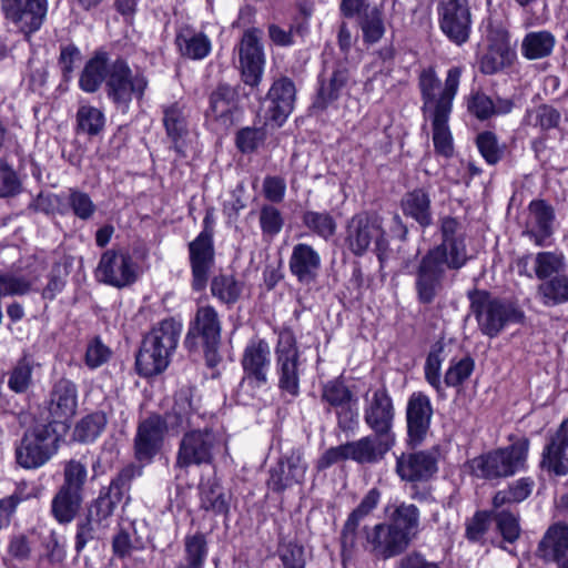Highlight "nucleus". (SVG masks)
<instances>
[{"label": "nucleus", "mask_w": 568, "mask_h": 568, "mask_svg": "<svg viewBox=\"0 0 568 568\" xmlns=\"http://www.w3.org/2000/svg\"><path fill=\"white\" fill-rule=\"evenodd\" d=\"M464 68L454 65L446 72L442 84L434 67L425 68L418 75V89L423 102L424 115L453 111V102L457 95Z\"/></svg>", "instance_id": "5"}, {"label": "nucleus", "mask_w": 568, "mask_h": 568, "mask_svg": "<svg viewBox=\"0 0 568 568\" xmlns=\"http://www.w3.org/2000/svg\"><path fill=\"white\" fill-rule=\"evenodd\" d=\"M197 418L200 416L193 404V388L185 386L174 394L173 404L162 416V422L169 432L178 434L195 428Z\"/></svg>", "instance_id": "27"}, {"label": "nucleus", "mask_w": 568, "mask_h": 568, "mask_svg": "<svg viewBox=\"0 0 568 568\" xmlns=\"http://www.w3.org/2000/svg\"><path fill=\"white\" fill-rule=\"evenodd\" d=\"M148 87L149 79L144 72H134L124 58L111 61L104 91L116 110L126 113L134 99L141 101L144 98Z\"/></svg>", "instance_id": "7"}, {"label": "nucleus", "mask_w": 568, "mask_h": 568, "mask_svg": "<svg viewBox=\"0 0 568 568\" xmlns=\"http://www.w3.org/2000/svg\"><path fill=\"white\" fill-rule=\"evenodd\" d=\"M108 419L104 413L95 412L82 417L73 429V439L79 443H92L104 430Z\"/></svg>", "instance_id": "51"}, {"label": "nucleus", "mask_w": 568, "mask_h": 568, "mask_svg": "<svg viewBox=\"0 0 568 568\" xmlns=\"http://www.w3.org/2000/svg\"><path fill=\"white\" fill-rule=\"evenodd\" d=\"M537 293L545 306L551 307L568 302V274L551 276L538 285Z\"/></svg>", "instance_id": "46"}, {"label": "nucleus", "mask_w": 568, "mask_h": 568, "mask_svg": "<svg viewBox=\"0 0 568 568\" xmlns=\"http://www.w3.org/2000/svg\"><path fill=\"white\" fill-rule=\"evenodd\" d=\"M321 400L327 406V412L336 410L337 426L341 430L348 432L354 428L357 413L353 405L356 400L342 378H334L322 385Z\"/></svg>", "instance_id": "17"}, {"label": "nucleus", "mask_w": 568, "mask_h": 568, "mask_svg": "<svg viewBox=\"0 0 568 568\" xmlns=\"http://www.w3.org/2000/svg\"><path fill=\"white\" fill-rule=\"evenodd\" d=\"M38 277L27 276L14 272H6L0 274V297L27 295L34 288Z\"/></svg>", "instance_id": "54"}, {"label": "nucleus", "mask_w": 568, "mask_h": 568, "mask_svg": "<svg viewBox=\"0 0 568 568\" xmlns=\"http://www.w3.org/2000/svg\"><path fill=\"white\" fill-rule=\"evenodd\" d=\"M277 556L283 568H305L306 566L304 546L296 540L281 538L277 546Z\"/></svg>", "instance_id": "57"}, {"label": "nucleus", "mask_w": 568, "mask_h": 568, "mask_svg": "<svg viewBox=\"0 0 568 568\" xmlns=\"http://www.w3.org/2000/svg\"><path fill=\"white\" fill-rule=\"evenodd\" d=\"M539 466L555 476L568 474V420H562L544 447Z\"/></svg>", "instance_id": "29"}, {"label": "nucleus", "mask_w": 568, "mask_h": 568, "mask_svg": "<svg viewBox=\"0 0 568 568\" xmlns=\"http://www.w3.org/2000/svg\"><path fill=\"white\" fill-rule=\"evenodd\" d=\"M432 201L429 193L423 189L407 192L400 201L404 215L415 220L423 229L433 224Z\"/></svg>", "instance_id": "37"}, {"label": "nucleus", "mask_w": 568, "mask_h": 568, "mask_svg": "<svg viewBox=\"0 0 568 568\" xmlns=\"http://www.w3.org/2000/svg\"><path fill=\"white\" fill-rule=\"evenodd\" d=\"M302 222L308 231L325 241L333 237L337 230L335 219L326 211H304Z\"/></svg>", "instance_id": "52"}, {"label": "nucleus", "mask_w": 568, "mask_h": 568, "mask_svg": "<svg viewBox=\"0 0 568 568\" xmlns=\"http://www.w3.org/2000/svg\"><path fill=\"white\" fill-rule=\"evenodd\" d=\"M187 119L189 111L184 103L173 102L163 106V124L168 136L174 142L176 151H180L179 140L187 133Z\"/></svg>", "instance_id": "42"}, {"label": "nucleus", "mask_w": 568, "mask_h": 568, "mask_svg": "<svg viewBox=\"0 0 568 568\" xmlns=\"http://www.w3.org/2000/svg\"><path fill=\"white\" fill-rule=\"evenodd\" d=\"M270 355V345L265 339H251L245 346L241 359L244 372L243 381H248L256 387L265 385L271 365Z\"/></svg>", "instance_id": "26"}, {"label": "nucleus", "mask_w": 568, "mask_h": 568, "mask_svg": "<svg viewBox=\"0 0 568 568\" xmlns=\"http://www.w3.org/2000/svg\"><path fill=\"white\" fill-rule=\"evenodd\" d=\"M493 519L496 528L503 539L509 544H514L521 532L519 525V513L504 507L496 509L493 507Z\"/></svg>", "instance_id": "53"}, {"label": "nucleus", "mask_w": 568, "mask_h": 568, "mask_svg": "<svg viewBox=\"0 0 568 568\" xmlns=\"http://www.w3.org/2000/svg\"><path fill=\"white\" fill-rule=\"evenodd\" d=\"M162 415L152 414L139 423L134 437V455L139 462L149 463L161 450L164 434L169 432Z\"/></svg>", "instance_id": "23"}, {"label": "nucleus", "mask_w": 568, "mask_h": 568, "mask_svg": "<svg viewBox=\"0 0 568 568\" xmlns=\"http://www.w3.org/2000/svg\"><path fill=\"white\" fill-rule=\"evenodd\" d=\"M395 414L393 398L385 386L365 394L363 418L374 434L396 440L393 429Z\"/></svg>", "instance_id": "12"}, {"label": "nucleus", "mask_w": 568, "mask_h": 568, "mask_svg": "<svg viewBox=\"0 0 568 568\" xmlns=\"http://www.w3.org/2000/svg\"><path fill=\"white\" fill-rule=\"evenodd\" d=\"M345 244L355 256H363L374 244L373 251L381 264L389 256V243L382 219L376 214L361 212L346 224Z\"/></svg>", "instance_id": "4"}, {"label": "nucleus", "mask_w": 568, "mask_h": 568, "mask_svg": "<svg viewBox=\"0 0 568 568\" xmlns=\"http://www.w3.org/2000/svg\"><path fill=\"white\" fill-rule=\"evenodd\" d=\"M361 24L365 42L375 43L385 33L383 12L377 7L364 11Z\"/></svg>", "instance_id": "60"}, {"label": "nucleus", "mask_w": 568, "mask_h": 568, "mask_svg": "<svg viewBox=\"0 0 568 568\" xmlns=\"http://www.w3.org/2000/svg\"><path fill=\"white\" fill-rule=\"evenodd\" d=\"M438 450L435 448L402 453L396 457L395 471L407 483H424L438 471Z\"/></svg>", "instance_id": "20"}, {"label": "nucleus", "mask_w": 568, "mask_h": 568, "mask_svg": "<svg viewBox=\"0 0 568 568\" xmlns=\"http://www.w3.org/2000/svg\"><path fill=\"white\" fill-rule=\"evenodd\" d=\"M141 474L139 467L133 464L123 467L111 480L108 488L100 491L99 497L89 510V518L101 527L109 525L116 506L129 493L132 480Z\"/></svg>", "instance_id": "11"}, {"label": "nucleus", "mask_w": 568, "mask_h": 568, "mask_svg": "<svg viewBox=\"0 0 568 568\" xmlns=\"http://www.w3.org/2000/svg\"><path fill=\"white\" fill-rule=\"evenodd\" d=\"M275 371L280 390L295 398L300 395L303 373L296 337L291 328H282L275 346Z\"/></svg>", "instance_id": "10"}, {"label": "nucleus", "mask_w": 568, "mask_h": 568, "mask_svg": "<svg viewBox=\"0 0 568 568\" xmlns=\"http://www.w3.org/2000/svg\"><path fill=\"white\" fill-rule=\"evenodd\" d=\"M182 332V324L173 318L163 320L143 341L161 351L168 358L175 351Z\"/></svg>", "instance_id": "38"}, {"label": "nucleus", "mask_w": 568, "mask_h": 568, "mask_svg": "<svg viewBox=\"0 0 568 568\" xmlns=\"http://www.w3.org/2000/svg\"><path fill=\"white\" fill-rule=\"evenodd\" d=\"M476 144L488 164H496L501 159L503 150L498 144L497 136L493 132L485 131L478 134Z\"/></svg>", "instance_id": "64"}, {"label": "nucleus", "mask_w": 568, "mask_h": 568, "mask_svg": "<svg viewBox=\"0 0 568 568\" xmlns=\"http://www.w3.org/2000/svg\"><path fill=\"white\" fill-rule=\"evenodd\" d=\"M221 448L222 439L212 428L189 429L179 442L174 468L187 470L192 466L211 465Z\"/></svg>", "instance_id": "9"}, {"label": "nucleus", "mask_w": 568, "mask_h": 568, "mask_svg": "<svg viewBox=\"0 0 568 568\" xmlns=\"http://www.w3.org/2000/svg\"><path fill=\"white\" fill-rule=\"evenodd\" d=\"M221 332L222 323L215 307L212 305L197 306L194 317L190 322L184 345L189 349L203 347L206 365L215 367L221 361L219 354Z\"/></svg>", "instance_id": "8"}, {"label": "nucleus", "mask_w": 568, "mask_h": 568, "mask_svg": "<svg viewBox=\"0 0 568 568\" xmlns=\"http://www.w3.org/2000/svg\"><path fill=\"white\" fill-rule=\"evenodd\" d=\"M169 362L170 358L145 341L142 342L135 358L138 373L144 377L162 373L168 367Z\"/></svg>", "instance_id": "47"}, {"label": "nucleus", "mask_w": 568, "mask_h": 568, "mask_svg": "<svg viewBox=\"0 0 568 568\" xmlns=\"http://www.w3.org/2000/svg\"><path fill=\"white\" fill-rule=\"evenodd\" d=\"M175 45L181 57L194 61L204 60L212 51L209 36L191 28L181 29L176 33Z\"/></svg>", "instance_id": "36"}, {"label": "nucleus", "mask_w": 568, "mask_h": 568, "mask_svg": "<svg viewBox=\"0 0 568 568\" xmlns=\"http://www.w3.org/2000/svg\"><path fill=\"white\" fill-rule=\"evenodd\" d=\"M528 450V439H521L507 447L481 454L470 460L471 474L487 480L514 476L525 469Z\"/></svg>", "instance_id": "6"}, {"label": "nucleus", "mask_w": 568, "mask_h": 568, "mask_svg": "<svg viewBox=\"0 0 568 568\" xmlns=\"http://www.w3.org/2000/svg\"><path fill=\"white\" fill-rule=\"evenodd\" d=\"M237 105V92L229 84L221 83L210 95L209 111L215 119L230 120Z\"/></svg>", "instance_id": "48"}, {"label": "nucleus", "mask_w": 568, "mask_h": 568, "mask_svg": "<svg viewBox=\"0 0 568 568\" xmlns=\"http://www.w3.org/2000/svg\"><path fill=\"white\" fill-rule=\"evenodd\" d=\"M349 81V71L346 67H338L335 69L327 81L322 80L317 90L316 98L313 102V108L317 110H325L331 103L336 101L342 91L345 89Z\"/></svg>", "instance_id": "39"}, {"label": "nucleus", "mask_w": 568, "mask_h": 568, "mask_svg": "<svg viewBox=\"0 0 568 568\" xmlns=\"http://www.w3.org/2000/svg\"><path fill=\"white\" fill-rule=\"evenodd\" d=\"M4 19L27 39L43 26L49 10L48 0H0Z\"/></svg>", "instance_id": "13"}, {"label": "nucleus", "mask_w": 568, "mask_h": 568, "mask_svg": "<svg viewBox=\"0 0 568 568\" xmlns=\"http://www.w3.org/2000/svg\"><path fill=\"white\" fill-rule=\"evenodd\" d=\"M307 468L303 450L292 447L283 452L276 465L270 469L267 486L274 493H282L293 485L302 484Z\"/></svg>", "instance_id": "18"}, {"label": "nucleus", "mask_w": 568, "mask_h": 568, "mask_svg": "<svg viewBox=\"0 0 568 568\" xmlns=\"http://www.w3.org/2000/svg\"><path fill=\"white\" fill-rule=\"evenodd\" d=\"M189 257L192 272L191 286L194 291H203L209 281L211 268L215 262L213 239L210 235L199 234L189 243Z\"/></svg>", "instance_id": "24"}, {"label": "nucleus", "mask_w": 568, "mask_h": 568, "mask_svg": "<svg viewBox=\"0 0 568 568\" xmlns=\"http://www.w3.org/2000/svg\"><path fill=\"white\" fill-rule=\"evenodd\" d=\"M450 114L452 111H444L425 115L432 121L435 150L438 154L445 158L452 156L454 152L453 136L448 125Z\"/></svg>", "instance_id": "45"}, {"label": "nucleus", "mask_w": 568, "mask_h": 568, "mask_svg": "<svg viewBox=\"0 0 568 568\" xmlns=\"http://www.w3.org/2000/svg\"><path fill=\"white\" fill-rule=\"evenodd\" d=\"M554 221V207L545 200H532L528 205L525 234L529 235L537 245H542L552 234Z\"/></svg>", "instance_id": "33"}, {"label": "nucleus", "mask_w": 568, "mask_h": 568, "mask_svg": "<svg viewBox=\"0 0 568 568\" xmlns=\"http://www.w3.org/2000/svg\"><path fill=\"white\" fill-rule=\"evenodd\" d=\"M419 509L414 504L400 503L392 514L390 525L395 526L409 545L419 531Z\"/></svg>", "instance_id": "40"}, {"label": "nucleus", "mask_w": 568, "mask_h": 568, "mask_svg": "<svg viewBox=\"0 0 568 568\" xmlns=\"http://www.w3.org/2000/svg\"><path fill=\"white\" fill-rule=\"evenodd\" d=\"M110 63L109 53L104 50H97L80 73V89L87 93L97 92L103 82H108Z\"/></svg>", "instance_id": "35"}, {"label": "nucleus", "mask_w": 568, "mask_h": 568, "mask_svg": "<svg viewBox=\"0 0 568 568\" xmlns=\"http://www.w3.org/2000/svg\"><path fill=\"white\" fill-rule=\"evenodd\" d=\"M361 545L364 550L381 559L396 557L409 546L397 528L386 523L364 529V541Z\"/></svg>", "instance_id": "21"}, {"label": "nucleus", "mask_w": 568, "mask_h": 568, "mask_svg": "<svg viewBox=\"0 0 568 568\" xmlns=\"http://www.w3.org/2000/svg\"><path fill=\"white\" fill-rule=\"evenodd\" d=\"M34 363L23 356L8 373V387L16 394L26 393L32 385V371Z\"/></svg>", "instance_id": "56"}, {"label": "nucleus", "mask_w": 568, "mask_h": 568, "mask_svg": "<svg viewBox=\"0 0 568 568\" xmlns=\"http://www.w3.org/2000/svg\"><path fill=\"white\" fill-rule=\"evenodd\" d=\"M440 243L429 248L417 262L414 288L419 304L429 305L442 294L448 271L458 272L470 255L459 221L452 216L440 219Z\"/></svg>", "instance_id": "1"}, {"label": "nucleus", "mask_w": 568, "mask_h": 568, "mask_svg": "<svg viewBox=\"0 0 568 568\" xmlns=\"http://www.w3.org/2000/svg\"><path fill=\"white\" fill-rule=\"evenodd\" d=\"M560 119V112L548 104L538 105L528 113V123L539 128L541 131L557 128Z\"/></svg>", "instance_id": "63"}, {"label": "nucleus", "mask_w": 568, "mask_h": 568, "mask_svg": "<svg viewBox=\"0 0 568 568\" xmlns=\"http://www.w3.org/2000/svg\"><path fill=\"white\" fill-rule=\"evenodd\" d=\"M565 261L561 254L554 252H539L535 256V274L539 280H548L551 276L559 274L564 268Z\"/></svg>", "instance_id": "61"}, {"label": "nucleus", "mask_w": 568, "mask_h": 568, "mask_svg": "<svg viewBox=\"0 0 568 568\" xmlns=\"http://www.w3.org/2000/svg\"><path fill=\"white\" fill-rule=\"evenodd\" d=\"M351 460L361 465H374L382 462L385 455L395 445V439L376 435L363 436L356 440L347 442Z\"/></svg>", "instance_id": "32"}, {"label": "nucleus", "mask_w": 568, "mask_h": 568, "mask_svg": "<svg viewBox=\"0 0 568 568\" xmlns=\"http://www.w3.org/2000/svg\"><path fill=\"white\" fill-rule=\"evenodd\" d=\"M82 500V494L59 488L51 501V515L59 524H69L79 513Z\"/></svg>", "instance_id": "41"}, {"label": "nucleus", "mask_w": 568, "mask_h": 568, "mask_svg": "<svg viewBox=\"0 0 568 568\" xmlns=\"http://www.w3.org/2000/svg\"><path fill=\"white\" fill-rule=\"evenodd\" d=\"M244 285L233 274H219L211 281V294L222 304L232 306L241 298Z\"/></svg>", "instance_id": "44"}, {"label": "nucleus", "mask_w": 568, "mask_h": 568, "mask_svg": "<svg viewBox=\"0 0 568 568\" xmlns=\"http://www.w3.org/2000/svg\"><path fill=\"white\" fill-rule=\"evenodd\" d=\"M295 95V84L290 78L275 80L262 102L266 119L281 126L294 109Z\"/></svg>", "instance_id": "22"}, {"label": "nucleus", "mask_w": 568, "mask_h": 568, "mask_svg": "<svg viewBox=\"0 0 568 568\" xmlns=\"http://www.w3.org/2000/svg\"><path fill=\"white\" fill-rule=\"evenodd\" d=\"M95 277L106 285L123 288L138 280V265L125 250H106L100 257Z\"/></svg>", "instance_id": "14"}, {"label": "nucleus", "mask_w": 568, "mask_h": 568, "mask_svg": "<svg viewBox=\"0 0 568 568\" xmlns=\"http://www.w3.org/2000/svg\"><path fill=\"white\" fill-rule=\"evenodd\" d=\"M381 491L377 488H372L348 515L341 532L343 557H352L358 548L359 539H362V542L364 541V529L372 528L366 524V519L377 507Z\"/></svg>", "instance_id": "15"}, {"label": "nucleus", "mask_w": 568, "mask_h": 568, "mask_svg": "<svg viewBox=\"0 0 568 568\" xmlns=\"http://www.w3.org/2000/svg\"><path fill=\"white\" fill-rule=\"evenodd\" d=\"M515 55L507 34H500L490 40L486 52L480 57L479 71L486 75L496 74L509 67Z\"/></svg>", "instance_id": "34"}, {"label": "nucleus", "mask_w": 568, "mask_h": 568, "mask_svg": "<svg viewBox=\"0 0 568 568\" xmlns=\"http://www.w3.org/2000/svg\"><path fill=\"white\" fill-rule=\"evenodd\" d=\"M470 311L479 331L493 338L509 324L523 322L525 315L520 307L506 298L495 297L485 290H471L467 293Z\"/></svg>", "instance_id": "2"}, {"label": "nucleus", "mask_w": 568, "mask_h": 568, "mask_svg": "<svg viewBox=\"0 0 568 568\" xmlns=\"http://www.w3.org/2000/svg\"><path fill=\"white\" fill-rule=\"evenodd\" d=\"M75 131L78 134L95 136L105 125L104 113L90 104H81L75 114Z\"/></svg>", "instance_id": "50"}, {"label": "nucleus", "mask_w": 568, "mask_h": 568, "mask_svg": "<svg viewBox=\"0 0 568 568\" xmlns=\"http://www.w3.org/2000/svg\"><path fill=\"white\" fill-rule=\"evenodd\" d=\"M201 507L214 515L226 516L230 510L223 487L217 483H206L201 486Z\"/></svg>", "instance_id": "55"}, {"label": "nucleus", "mask_w": 568, "mask_h": 568, "mask_svg": "<svg viewBox=\"0 0 568 568\" xmlns=\"http://www.w3.org/2000/svg\"><path fill=\"white\" fill-rule=\"evenodd\" d=\"M556 38L547 30L528 32L521 41V54L528 60L549 57L555 48Z\"/></svg>", "instance_id": "43"}, {"label": "nucleus", "mask_w": 568, "mask_h": 568, "mask_svg": "<svg viewBox=\"0 0 568 568\" xmlns=\"http://www.w3.org/2000/svg\"><path fill=\"white\" fill-rule=\"evenodd\" d=\"M538 557L557 568H568V526L562 523L551 525L538 544Z\"/></svg>", "instance_id": "30"}, {"label": "nucleus", "mask_w": 568, "mask_h": 568, "mask_svg": "<svg viewBox=\"0 0 568 568\" xmlns=\"http://www.w3.org/2000/svg\"><path fill=\"white\" fill-rule=\"evenodd\" d=\"M433 417V406L429 397L422 393H413L406 406V424L408 444L420 445L427 436Z\"/></svg>", "instance_id": "25"}, {"label": "nucleus", "mask_w": 568, "mask_h": 568, "mask_svg": "<svg viewBox=\"0 0 568 568\" xmlns=\"http://www.w3.org/2000/svg\"><path fill=\"white\" fill-rule=\"evenodd\" d=\"M185 566L179 568H201L207 554L206 540L203 534H195L185 539Z\"/></svg>", "instance_id": "62"}, {"label": "nucleus", "mask_w": 568, "mask_h": 568, "mask_svg": "<svg viewBox=\"0 0 568 568\" xmlns=\"http://www.w3.org/2000/svg\"><path fill=\"white\" fill-rule=\"evenodd\" d=\"M439 26L444 34L455 44L465 43L470 33V10L467 0H440Z\"/></svg>", "instance_id": "19"}, {"label": "nucleus", "mask_w": 568, "mask_h": 568, "mask_svg": "<svg viewBox=\"0 0 568 568\" xmlns=\"http://www.w3.org/2000/svg\"><path fill=\"white\" fill-rule=\"evenodd\" d=\"M239 52V62L242 80L245 84L256 87L263 75L265 54L261 42V31L256 28L244 31L235 48Z\"/></svg>", "instance_id": "16"}, {"label": "nucleus", "mask_w": 568, "mask_h": 568, "mask_svg": "<svg viewBox=\"0 0 568 568\" xmlns=\"http://www.w3.org/2000/svg\"><path fill=\"white\" fill-rule=\"evenodd\" d=\"M78 389L73 382L61 378L52 387L45 423L65 424L77 412Z\"/></svg>", "instance_id": "28"}, {"label": "nucleus", "mask_w": 568, "mask_h": 568, "mask_svg": "<svg viewBox=\"0 0 568 568\" xmlns=\"http://www.w3.org/2000/svg\"><path fill=\"white\" fill-rule=\"evenodd\" d=\"M88 478L87 463L70 459L63 468V484L60 488L82 494Z\"/></svg>", "instance_id": "59"}, {"label": "nucleus", "mask_w": 568, "mask_h": 568, "mask_svg": "<svg viewBox=\"0 0 568 568\" xmlns=\"http://www.w3.org/2000/svg\"><path fill=\"white\" fill-rule=\"evenodd\" d=\"M65 213L71 210L72 213L80 220H90L97 206L91 200L90 195L78 189H70L68 195L64 196Z\"/></svg>", "instance_id": "58"}, {"label": "nucleus", "mask_w": 568, "mask_h": 568, "mask_svg": "<svg viewBox=\"0 0 568 568\" xmlns=\"http://www.w3.org/2000/svg\"><path fill=\"white\" fill-rule=\"evenodd\" d=\"M535 481L530 477L515 480L508 488L498 490L493 497V507L499 509L507 505L519 504L526 500L532 493Z\"/></svg>", "instance_id": "49"}, {"label": "nucleus", "mask_w": 568, "mask_h": 568, "mask_svg": "<svg viewBox=\"0 0 568 568\" xmlns=\"http://www.w3.org/2000/svg\"><path fill=\"white\" fill-rule=\"evenodd\" d=\"M288 266L298 283L303 285L314 284L322 266L321 255L312 245L298 243L293 246Z\"/></svg>", "instance_id": "31"}, {"label": "nucleus", "mask_w": 568, "mask_h": 568, "mask_svg": "<svg viewBox=\"0 0 568 568\" xmlns=\"http://www.w3.org/2000/svg\"><path fill=\"white\" fill-rule=\"evenodd\" d=\"M59 440L52 423H39L28 428L14 446L17 465L27 470L44 466L58 453Z\"/></svg>", "instance_id": "3"}]
</instances>
